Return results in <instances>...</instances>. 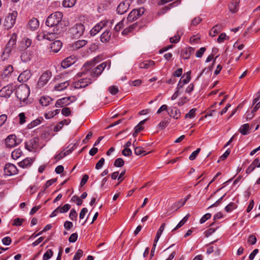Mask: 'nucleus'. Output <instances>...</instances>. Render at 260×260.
Returning a JSON list of instances; mask_svg holds the SVG:
<instances>
[{
	"label": "nucleus",
	"instance_id": "nucleus-1",
	"mask_svg": "<svg viewBox=\"0 0 260 260\" xmlns=\"http://www.w3.org/2000/svg\"><path fill=\"white\" fill-rule=\"evenodd\" d=\"M63 15L61 12L57 11L50 14L47 18L46 24L49 27L55 26L54 29H58L57 25L61 22Z\"/></svg>",
	"mask_w": 260,
	"mask_h": 260
},
{
	"label": "nucleus",
	"instance_id": "nucleus-2",
	"mask_svg": "<svg viewBox=\"0 0 260 260\" xmlns=\"http://www.w3.org/2000/svg\"><path fill=\"white\" fill-rule=\"evenodd\" d=\"M17 40V35L15 33H13L11 37L6 44L4 50L2 55V58L3 60H7L9 57L12 50L14 48Z\"/></svg>",
	"mask_w": 260,
	"mask_h": 260
},
{
	"label": "nucleus",
	"instance_id": "nucleus-3",
	"mask_svg": "<svg viewBox=\"0 0 260 260\" xmlns=\"http://www.w3.org/2000/svg\"><path fill=\"white\" fill-rule=\"evenodd\" d=\"M30 93L29 88L26 84L19 85L16 90V95L20 101L25 102Z\"/></svg>",
	"mask_w": 260,
	"mask_h": 260
},
{
	"label": "nucleus",
	"instance_id": "nucleus-4",
	"mask_svg": "<svg viewBox=\"0 0 260 260\" xmlns=\"http://www.w3.org/2000/svg\"><path fill=\"white\" fill-rule=\"evenodd\" d=\"M18 15V13L16 11L9 13L5 19L4 26L7 29L11 28L15 24L16 19Z\"/></svg>",
	"mask_w": 260,
	"mask_h": 260
},
{
	"label": "nucleus",
	"instance_id": "nucleus-5",
	"mask_svg": "<svg viewBox=\"0 0 260 260\" xmlns=\"http://www.w3.org/2000/svg\"><path fill=\"white\" fill-rule=\"evenodd\" d=\"M84 30V25L82 23H78L69 29V32L73 37L79 38L83 35Z\"/></svg>",
	"mask_w": 260,
	"mask_h": 260
},
{
	"label": "nucleus",
	"instance_id": "nucleus-6",
	"mask_svg": "<svg viewBox=\"0 0 260 260\" xmlns=\"http://www.w3.org/2000/svg\"><path fill=\"white\" fill-rule=\"evenodd\" d=\"M107 66H108V69H109L110 67V61H105L90 71V76L92 77H98Z\"/></svg>",
	"mask_w": 260,
	"mask_h": 260
},
{
	"label": "nucleus",
	"instance_id": "nucleus-7",
	"mask_svg": "<svg viewBox=\"0 0 260 260\" xmlns=\"http://www.w3.org/2000/svg\"><path fill=\"white\" fill-rule=\"evenodd\" d=\"M60 32L58 29H54L53 32H41L37 36V39L39 41L43 40H47L53 41L55 39V35L59 34Z\"/></svg>",
	"mask_w": 260,
	"mask_h": 260
},
{
	"label": "nucleus",
	"instance_id": "nucleus-8",
	"mask_svg": "<svg viewBox=\"0 0 260 260\" xmlns=\"http://www.w3.org/2000/svg\"><path fill=\"white\" fill-rule=\"evenodd\" d=\"M101 58L99 56H96L94 57L92 60L87 61L84 65L83 68L86 71L85 72L84 71L79 72L77 74V76L78 77H82L83 75H85L88 73V71L90 70V67L94 66L95 63L99 62Z\"/></svg>",
	"mask_w": 260,
	"mask_h": 260
},
{
	"label": "nucleus",
	"instance_id": "nucleus-9",
	"mask_svg": "<svg viewBox=\"0 0 260 260\" xmlns=\"http://www.w3.org/2000/svg\"><path fill=\"white\" fill-rule=\"evenodd\" d=\"M51 76V73L49 71H47L43 73L38 80L37 83L38 87L41 88L44 87L48 83Z\"/></svg>",
	"mask_w": 260,
	"mask_h": 260
},
{
	"label": "nucleus",
	"instance_id": "nucleus-10",
	"mask_svg": "<svg viewBox=\"0 0 260 260\" xmlns=\"http://www.w3.org/2000/svg\"><path fill=\"white\" fill-rule=\"evenodd\" d=\"M144 13V9L143 8H141L138 9H134L132 10L128 15L126 21L132 22L138 18L140 16H142Z\"/></svg>",
	"mask_w": 260,
	"mask_h": 260
},
{
	"label": "nucleus",
	"instance_id": "nucleus-11",
	"mask_svg": "<svg viewBox=\"0 0 260 260\" xmlns=\"http://www.w3.org/2000/svg\"><path fill=\"white\" fill-rule=\"evenodd\" d=\"M92 81L90 78H83L79 79L73 83L75 88L79 89L84 88L91 84Z\"/></svg>",
	"mask_w": 260,
	"mask_h": 260
},
{
	"label": "nucleus",
	"instance_id": "nucleus-12",
	"mask_svg": "<svg viewBox=\"0 0 260 260\" xmlns=\"http://www.w3.org/2000/svg\"><path fill=\"white\" fill-rule=\"evenodd\" d=\"M75 146V144H71L69 145L63 151L60 152V153L57 154L55 155L54 158L56 161L59 160L67 155H68L70 153H71L74 150V147Z\"/></svg>",
	"mask_w": 260,
	"mask_h": 260
},
{
	"label": "nucleus",
	"instance_id": "nucleus-13",
	"mask_svg": "<svg viewBox=\"0 0 260 260\" xmlns=\"http://www.w3.org/2000/svg\"><path fill=\"white\" fill-rule=\"evenodd\" d=\"M38 144L39 138L35 137L25 142V147L28 151H32L38 148Z\"/></svg>",
	"mask_w": 260,
	"mask_h": 260
},
{
	"label": "nucleus",
	"instance_id": "nucleus-14",
	"mask_svg": "<svg viewBox=\"0 0 260 260\" xmlns=\"http://www.w3.org/2000/svg\"><path fill=\"white\" fill-rule=\"evenodd\" d=\"M20 143V141L17 139L15 135H11L7 137L5 140V144L7 147L12 148L15 147Z\"/></svg>",
	"mask_w": 260,
	"mask_h": 260
},
{
	"label": "nucleus",
	"instance_id": "nucleus-15",
	"mask_svg": "<svg viewBox=\"0 0 260 260\" xmlns=\"http://www.w3.org/2000/svg\"><path fill=\"white\" fill-rule=\"evenodd\" d=\"M77 60V58L76 56L71 55L63 60L61 63V66L63 69H67L75 63Z\"/></svg>",
	"mask_w": 260,
	"mask_h": 260
},
{
	"label": "nucleus",
	"instance_id": "nucleus-16",
	"mask_svg": "<svg viewBox=\"0 0 260 260\" xmlns=\"http://www.w3.org/2000/svg\"><path fill=\"white\" fill-rule=\"evenodd\" d=\"M108 21L104 20L97 23L90 30V34L91 36H95L103 28L105 27Z\"/></svg>",
	"mask_w": 260,
	"mask_h": 260
},
{
	"label": "nucleus",
	"instance_id": "nucleus-17",
	"mask_svg": "<svg viewBox=\"0 0 260 260\" xmlns=\"http://www.w3.org/2000/svg\"><path fill=\"white\" fill-rule=\"evenodd\" d=\"M18 170L17 167L12 164H7L4 169L5 174L7 176H12L17 173Z\"/></svg>",
	"mask_w": 260,
	"mask_h": 260
},
{
	"label": "nucleus",
	"instance_id": "nucleus-18",
	"mask_svg": "<svg viewBox=\"0 0 260 260\" xmlns=\"http://www.w3.org/2000/svg\"><path fill=\"white\" fill-rule=\"evenodd\" d=\"M13 91V86L8 85L3 87L0 90V96L5 98H8L12 94Z\"/></svg>",
	"mask_w": 260,
	"mask_h": 260
},
{
	"label": "nucleus",
	"instance_id": "nucleus-19",
	"mask_svg": "<svg viewBox=\"0 0 260 260\" xmlns=\"http://www.w3.org/2000/svg\"><path fill=\"white\" fill-rule=\"evenodd\" d=\"M72 98L73 97L69 96L58 99L56 102L55 106L56 107H63L70 105L73 102V100H71Z\"/></svg>",
	"mask_w": 260,
	"mask_h": 260
},
{
	"label": "nucleus",
	"instance_id": "nucleus-20",
	"mask_svg": "<svg viewBox=\"0 0 260 260\" xmlns=\"http://www.w3.org/2000/svg\"><path fill=\"white\" fill-rule=\"evenodd\" d=\"M31 40L27 38H24L20 42V45L17 48V49L20 51L26 50L31 44Z\"/></svg>",
	"mask_w": 260,
	"mask_h": 260
},
{
	"label": "nucleus",
	"instance_id": "nucleus-21",
	"mask_svg": "<svg viewBox=\"0 0 260 260\" xmlns=\"http://www.w3.org/2000/svg\"><path fill=\"white\" fill-rule=\"evenodd\" d=\"M190 74V71H188L183 75L178 83V88L182 87L183 85L188 83L190 81L191 79Z\"/></svg>",
	"mask_w": 260,
	"mask_h": 260
},
{
	"label": "nucleus",
	"instance_id": "nucleus-22",
	"mask_svg": "<svg viewBox=\"0 0 260 260\" xmlns=\"http://www.w3.org/2000/svg\"><path fill=\"white\" fill-rule=\"evenodd\" d=\"M40 26V22L38 19L36 18H31L28 22L27 27L32 31L37 30Z\"/></svg>",
	"mask_w": 260,
	"mask_h": 260
},
{
	"label": "nucleus",
	"instance_id": "nucleus-23",
	"mask_svg": "<svg viewBox=\"0 0 260 260\" xmlns=\"http://www.w3.org/2000/svg\"><path fill=\"white\" fill-rule=\"evenodd\" d=\"M129 4L128 2H121L117 8V12L118 14L122 15L125 13L128 9Z\"/></svg>",
	"mask_w": 260,
	"mask_h": 260
},
{
	"label": "nucleus",
	"instance_id": "nucleus-24",
	"mask_svg": "<svg viewBox=\"0 0 260 260\" xmlns=\"http://www.w3.org/2000/svg\"><path fill=\"white\" fill-rule=\"evenodd\" d=\"M30 77V71L29 70H26L19 75L18 78V80L20 82H24L27 81Z\"/></svg>",
	"mask_w": 260,
	"mask_h": 260
},
{
	"label": "nucleus",
	"instance_id": "nucleus-25",
	"mask_svg": "<svg viewBox=\"0 0 260 260\" xmlns=\"http://www.w3.org/2000/svg\"><path fill=\"white\" fill-rule=\"evenodd\" d=\"M168 114L171 117L175 119L180 118L181 115L180 110L176 107L171 108Z\"/></svg>",
	"mask_w": 260,
	"mask_h": 260
},
{
	"label": "nucleus",
	"instance_id": "nucleus-26",
	"mask_svg": "<svg viewBox=\"0 0 260 260\" xmlns=\"http://www.w3.org/2000/svg\"><path fill=\"white\" fill-rule=\"evenodd\" d=\"M62 43L60 41L57 40L50 44V48L52 52L54 53L58 52L61 49Z\"/></svg>",
	"mask_w": 260,
	"mask_h": 260
},
{
	"label": "nucleus",
	"instance_id": "nucleus-27",
	"mask_svg": "<svg viewBox=\"0 0 260 260\" xmlns=\"http://www.w3.org/2000/svg\"><path fill=\"white\" fill-rule=\"evenodd\" d=\"M34 160L29 157H27L18 163L20 167L26 168L29 167L32 163Z\"/></svg>",
	"mask_w": 260,
	"mask_h": 260
},
{
	"label": "nucleus",
	"instance_id": "nucleus-28",
	"mask_svg": "<svg viewBox=\"0 0 260 260\" xmlns=\"http://www.w3.org/2000/svg\"><path fill=\"white\" fill-rule=\"evenodd\" d=\"M111 33L109 29H106L101 35L100 39L103 43L108 42L111 38Z\"/></svg>",
	"mask_w": 260,
	"mask_h": 260
},
{
	"label": "nucleus",
	"instance_id": "nucleus-29",
	"mask_svg": "<svg viewBox=\"0 0 260 260\" xmlns=\"http://www.w3.org/2000/svg\"><path fill=\"white\" fill-rule=\"evenodd\" d=\"M239 0H233L229 5V9L232 13H236L239 9Z\"/></svg>",
	"mask_w": 260,
	"mask_h": 260
},
{
	"label": "nucleus",
	"instance_id": "nucleus-30",
	"mask_svg": "<svg viewBox=\"0 0 260 260\" xmlns=\"http://www.w3.org/2000/svg\"><path fill=\"white\" fill-rule=\"evenodd\" d=\"M155 65V62L151 60H145L139 64V67L141 69H147Z\"/></svg>",
	"mask_w": 260,
	"mask_h": 260
},
{
	"label": "nucleus",
	"instance_id": "nucleus-31",
	"mask_svg": "<svg viewBox=\"0 0 260 260\" xmlns=\"http://www.w3.org/2000/svg\"><path fill=\"white\" fill-rule=\"evenodd\" d=\"M239 132L243 135H247L250 133V126L249 124L246 123L240 126Z\"/></svg>",
	"mask_w": 260,
	"mask_h": 260
},
{
	"label": "nucleus",
	"instance_id": "nucleus-32",
	"mask_svg": "<svg viewBox=\"0 0 260 260\" xmlns=\"http://www.w3.org/2000/svg\"><path fill=\"white\" fill-rule=\"evenodd\" d=\"M185 204V201L181 199L177 202L174 203L171 207V210L177 211L178 209L184 206Z\"/></svg>",
	"mask_w": 260,
	"mask_h": 260
},
{
	"label": "nucleus",
	"instance_id": "nucleus-33",
	"mask_svg": "<svg viewBox=\"0 0 260 260\" xmlns=\"http://www.w3.org/2000/svg\"><path fill=\"white\" fill-rule=\"evenodd\" d=\"M86 43L87 41L84 40H79L75 42L72 45V48L74 50H77L84 46L86 44Z\"/></svg>",
	"mask_w": 260,
	"mask_h": 260
},
{
	"label": "nucleus",
	"instance_id": "nucleus-34",
	"mask_svg": "<svg viewBox=\"0 0 260 260\" xmlns=\"http://www.w3.org/2000/svg\"><path fill=\"white\" fill-rule=\"evenodd\" d=\"M53 100L49 96H43L40 99V103L43 106H47Z\"/></svg>",
	"mask_w": 260,
	"mask_h": 260
},
{
	"label": "nucleus",
	"instance_id": "nucleus-35",
	"mask_svg": "<svg viewBox=\"0 0 260 260\" xmlns=\"http://www.w3.org/2000/svg\"><path fill=\"white\" fill-rule=\"evenodd\" d=\"M43 119L42 117H39L37 119L32 121L30 123H29L27 125V128L28 129H31L34 127L38 125L42 122Z\"/></svg>",
	"mask_w": 260,
	"mask_h": 260
},
{
	"label": "nucleus",
	"instance_id": "nucleus-36",
	"mask_svg": "<svg viewBox=\"0 0 260 260\" xmlns=\"http://www.w3.org/2000/svg\"><path fill=\"white\" fill-rule=\"evenodd\" d=\"M69 85V81H66L55 85L54 87V89L57 91H61L66 89Z\"/></svg>",
	"mask_w": 260,
	"mask_h": 260
},
{
	"label": "nucleus",
	"instance_id": "nucleus-37",
	"mask_svg": "<svg viewBox=\"0 0 260 260\" xmlns=\"http://www.w3.org/2000/svg\"><path fill=\"white\" fill-rule=\"evenodd\" d=\"M13 71V68L11 65L7 66L3 71L2 73V76L3 78H5L10 74H11Z\"/></svg>",
	"mask_w": 260,
	"mask_h": 260
},
{
	"label": "nucleus",
	"instance_id": "nucleus-38",
	"mask_svg": "<svg viewBox=\"0 0 260 260\" xmlns=\"http://www.w3.org/2000/svg\"><path fill=\"white\" fill-rule=\"evenodd\" d=\"M166 226V224L165 223H163L159 228L158 230L157 231L156 233V235L154 239V243H157L160 237L161 236V235L162 234Z\"/></svg>",
	"mask_w": 260,
	"mask_h": 260
},
{
	"label": "nucleus",
	"instance_id": "nucleus-39",
	"mask_svg": "<svg viewBox=\"0 0 260 260\" xmlns=\"http://www.w3.org/2000/svg\"><path fill=\"white\" fill-rule=\"evenodd\" d=\"M76 3V0H64L62 5L64 8H72Z\"/></svg>",
	"mask_w": 260,
	"mask_h": 260
},
{
	"label": "nucleus",
	"instance_id": "nucleus-40",
	"mask_svg": "<svg viewBox=\"0 0 260 260\" xmlns=\"http://www.w3.org/2000/svg\"><path fill=\"white\" fill-rule=\"evenodd\" d=\"M221 29L222 27L221 25H216L212 28L211 31L210 32V35L212 37H214L217 33L220 32L221 30Z\"/></svg>",
	"mask_w": 260,
	"mask_h": 260
},
{
	"label": "nucleus",
	"instance_id": "nucleus-41",
	"mask_svg": "<svg viewBox=\"0 0 260 260\" xmlns=\"http://www.w3.org/2000/svg\"><path fill=\"white\" fill-rule=\"evenodd\" d=\"M190 216L189 214H187L176 225V226L172 230V231H174L177 230V229L181 228L188 220V218Z\"/></svg>",
	"mask_w": 260,
	"mask_h": 260
},
{
	"label": "nucleus",
	"instance_id": "nucleus-42",
	"mask_svg": "<svg viewBox=\"0 0 260 260\" xmlns=\"http://www.w3.org/2000/svg\"><path fill=\"white\" fill-rule=\"evenodd\" d=\"M137 26V24L136 23L131 25L129 27L124 29L122 32V34L123 35H127L128 33L132 32Z\"/></svg>",
	"mask_w": 260,
	"mask_h": 260
},
{
	"label": "nucleus",
	"instance_id": "nucleus-43",
	"mask_svg": "<svg viewBox=\"0 0 260 260\" xmlns=\"http://www.w3.org/2000/svg\"><path fill=\"white\" fill-rule=\"evenodd\" d=\"M22 154L20 149H16L12 152V157L14 159H17Z\"/></svg>",
	"mask_w": 260,
	"mask_h": 260
},
{
	"label": "nucleus",
	"instance_id": "nucleus-44",
	"mask_svg": "<svg viewBox=\"0 0 260 260\" xmlns=\"http://www.w3.org/2000/svg\"><path fill=\"white\" fill-rule=\"evenodd\" d=\"M60 213H64L67 212L71 208V205L69 204H65L63 206H59L58 207Z\"/></svg>",
	"mask_w": 260,
	"mask_h": 260
},
{
	"label": "nucleus",
	"instance_id": "nucleus-45",
	"mask_svg": "<svg viewBox=\"0 0 260 260\" xmlns=\"http://www.w3.org/2000/svg\"><path fill=\"white\" fill-rule=\"evenodd\" d=\"M134 152H135V153L137 155H145L147 154L145 152V151L144 150L143 148H142L141 147H136L135 148Z\"/></svg>",
	"mask_w": 260,
	"mask_h": 260
},
{
	"label": "nucleus",
	"instance_id": "nucleus-46",
	"mask_svg": "<svg viewBox=\"0 0 260 260\" xmlns=\"http://www.w3.org/2000/svg\"><path fill=\"white\" fill-rule=\"evenodd\" d=\"M197 109L196 108L191 109L188 113L185 115V118H193L196 116V112Z\"/></svg>",
	"mask_w": 260,
	"mask_h": 260
},
{
	"label": "nucleus",
	"instance_id": "nucleus-47",
	"mask_svg": "<svg viewBox=\"0 0 260 260\" xmlns=\"http://www.w3.org/2000/svg\"><path fill=\"white\" fill-rule=\"evenodd\" d=\"M21 59L23 62H27L30 60V55L26 52H23L21 55Z\"/></svg>",
	"mask_w": 260,
	"mask_h": 260
},
{
	"label": "nucleus",
	"instance_id": "nucleus-48",
	"mask_svg": "<svg viewBox=\"0 0 260 260\" xmlns=\"http://www.w3.org/2000/svg\"><path fill=\"white\" fill-rule=\"evenodd\" d=\"M124 23H126L127 21L124 19L120 21L118 24L116 25L114 27V29L116 31H119L124 25Z\"/></svg>",
	"mask_w": 260,
	"mask_h": 260
},
{
	"label": "nucleus",
	"instance_id": "nucleus-49",
	"mask_svg": "<svg viewBox=\"0 0 260 260\" xmlns=\"http://www.w3.org/2000/svg\"><path fill=\"white\" fill-rule=\"evenodd\" d=\"M192 50V49L191 48H189L186 49L183 53L182 57L185 59H187L189 58V57L191 53Z\"/></svg>",
	"mask_w": 260,
	"mask_h": 260
},
{
	"label": "nucleus",
	"instance_id": "nucleus-50",
	"mask_svg": "<svg viewBox=\"0 0 260 260\" xmlns=\"http://www.w3.org/2000/svg\"><path fill=\"white\" fill-rule=\"evenodd\" d=\"M53 251L51 249H48L43 255V260H48L53 255Z\"/></svg>",
	"mask_w": 260,
	"mask_h": 260
},
{
	"label": "nucleus",
	"instance_id": "nucleus-51",
	"mask_svg": "<svg viewBox=\"0 0 260 260\" xmlns=\"http://www.w3.org/2000/svg\"><path fill=\"white\" fill-rule=\"evenodd\" d=\"M108 90H109V92L111 94H112V95L116 94L119 91L118 88L117 86H114V85L110 86L108 88Z\"/></svg>",
	"mask_w": 260,
	"mask_h": 260
},
{
	"label": "nucleus",
	"instance_id": "nucleus-52",
	"mask_svg": "<svg viewBox=\"0 0 260 260\" xmlns=\"http://www.w3.org/2000/svg\"><path fill=\"white\" fill-rule=\"evenodd\" d=\"M124 162L122 158H118L115 160L114 165L116 167H121L124 165Z\"/></svg>",
	"mask_w": 260,
	"mask_h": 260
},
{
	"label": "nucleus",
	"instance_id": "nucleus-53",
	"mask_svg": "<svg viewBox=\"0 0 260 260\" xmlns=\"http://www.w3.org/2000/svg\"><path fill=\"white\" fill-rule=\"evenodd\" d=\"M200 151L201 148H198L196 150L194 151L189 156V159L190 160H194L196 158L198 155L199 154V153H200Z\"/></svg>",
	"mask_w": 260,
	"mask_h": 260
},
{
	"label": "nucleus",
	"instance_id": "nucleus-54",
	"mask_svg": "<svg viewBox=\"0 0 260 260\" xmlns=\"http://www.w3.org/2000/svg\"><path fill=\"white\" fill-rule=\"evenodd\" d=\"M24 219L23 218H17L13 220V222L12 223L13 225L14 226H20L22 225L23 222H24Z\"/></svg>",
	"mask_w": 260,
	"mask_h": 260
},
{
	"label": "nucleus",
	"instance_id": "nucleus-55",
	"mask_svg": "<svg viewBox=\"0 0 260 260\" xmlns=\"http://www.w3.org/2000/svg\"><path fill=\"white\" fill-rule=\"evenodd\" d=\"M170 121L169 120H162L158 125V127L160 129H163L165 128L168 125Z\"/></svg>",
	"mask_w": 260,
	"mask_h": 260
},
{
	"label": "nucleus",
	"instance_id": "nucleus-56",
	"mask_svg": "<svg viewBox=\"0 0 260 260\" xmlns=\"http://www.w3.org/2000/svg\"><path fill=\"white\" fill-rule=\"evenodd\" d=\"M83 252L81 249H78L75 254L73 260H79L82 256Z\"/></svg>",
	"mask_w": 260,
	"mask_h": 260
},
{
	"label": "nucleus",
	"instance_id": "nucleus-57",
	"mask_svg": "<svg viewBox=\"0 0 260 260\" xmlns=\"http://www.w3.org/2000/svg\"><path fill=\"white\" fill-rule=\"evenodd\" d=\"M18 117H19V123L20 124H23L25 122L26 117H25V114L24 113L22 112V113H19L18 114Z\"/></svg>",
	"mask_w": 260,
	"mask_h": 260
},
{
	"label": "nucleus",
	"instance_id": "nucleus-58",
	"mask_svg": "<svg viewBox=\"0 0 260 260\" xmlns=\"http://www.w3.org/2000/svg\"><path fill=\"white\" fill-rule=\"evenodd\" d=\"M72 200L75 202L78 206L81 205L83 203L82 200L77 196H73L72 198Z\"/></svg>",
	"mask_w": 260,
	"mask_h": 260
},
{
	"label": "nucleus",
	"instance_id": "nucleus-59",
	"mask_svg": "<svg viewBox=\"0 0 260 260\" xmlns=\"http://www.w3.org/2000/svg\"><path fill=\"white\" fill-rule=\"evenodd\" d=\"M105 162V159L104 158H101L98 162L96 163L95 165V169L97 170H99L102 168Z\"/></svg>",
	"mask_w": 260,
	"mask_h": 260
},
{
	"label": "nucleus",
	"instance_id": "nucleus-60",
	"mask_svg": "<svg viewBox=\"0 0 260 260\" xmlns=\"http://www.w3.org/2000/svg\"><path fill=\"white\" fill-rule=\"evenodd\" d=\"M180 39V36L179 35L177 34L175 35L174 37L170 38V42L172 43H178Z\"/></svg>",
	"mask_w": 260,
	"mask_h": 260
},
{
	"label": "nucleus",
	"instance_id": "nucleus-61",
	"mask_svg": "<svg viewBox=\"0 0 260 260\" xmlns=\"http://www.w3.org/2000/svg\"><path fill=\"white\" fill-rule=\"evenodd\" d=\"M256 241H257V239H256V237L255 236L252 235L249 237L247 242L249 244L253 245L256 243Z\"/></svg>",
	"mask_w": 260,
	"mask_h": 260
},
{
	"label": "nucleus",
	"instance_id": "nucleus-62",
	"mask_svg": "<svg viewBox=\"0 0 260 260\" xmlns=\"http://www.w3.org/2000/svg\"><path fill=\"white\" fill-rule=\"evenodd\" d=\"M122 154L125 156H129L132 154V150L128 148H125L122 151Z\"/></svg>",
	"mask_w": 260,
	"mask_h": 260
},
{
	"label": "nucleus",
	"instance_id": "nucleus-63",
	"mask_svg": "<svg viewBox=\"0 0 260 260\" xmlns=\"http://www.w3.org/2000/svg\"><path fill=\"white\" fill-rule=\"evenodd\" d=\"M77 216V212L74 209H72L70 211V213L69 214V217L70 218V219L71 220H74V219H75L76 218Z\"/></svg>",
	"mask_w": 260,
	"mask_h": 260
},
{
	"label": "nucleus",
	"instance_id": "nucleus-64",
	"mask_svg": "<svg viewBox=\"0 0 260 260\" xmlns=\"http://www.w3.org/2000/svg\"><path fill=\"white\" fill-rule=\"evenodd\" d=\"M78 238V234L77 233L72 234L69 238V241L71 243L75 242Z\"/></svg>",
	"mask_w": 260,
	"mask_h": 260
}]
</instances>
